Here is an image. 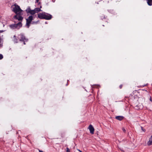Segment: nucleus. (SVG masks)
Masks as SVG:
<instances>
[{"mask_svg":"<svg viewBox=\"0 0 152 152\" xmlns=\"http://www.w3.org/2000/svg\"><path fill=\"white\" fill-rule=\"evenodd\" d=\"M18 38L20 40L24 42V44H25V42L28 41V39L25 38V37L22 34H21L18 35Z\"/></svg>","mask_w":152,"mask_h":152,"instance_id":"20e7f679","label":"nucleus"},{"mask_svg":"<svg viewBox=\"0 0 152 152\" xmlns=\"http://www.w3.org/2000/svg\"><path fill=\"white\" fill-rule=\"evenodd\" d=\"M22 15V13L20 15L19 14H16L14 17L15 19L18 20L19 21V22H21V21L23 19V18L21 16Z\"/></svg>","mask_w":152,"mask_h":152,"instance_id":"423d86ee","label":"nucleus"},{"mask_svg":"<svg viewBox=\"0 0 152 152\" xmlns=\"http://www.w3.org/2000/svg\"><path fill=\"white\" fill-rule=\"evenodd\" d=\"M39 0H36V2H37H37H38V1H39Z\"/></svg>","mask_w":152,"mask_h":152,"instance_id":"4be33fe9","label":"nucleus"},{"mask_svg":"<svg viewBox=\"0 0 152 152\" xmlns=\"http://www.w3.org/2000/svg\"><path fill=\"white\" fill-rule=\"evenodd\" d=\"M122 85H121L119 86V87H120V88H122Z\"/></svg>","mask_w":152,"mask_h":152,"instance_id":"6ab92c4d","label":"nucleus"},{"mask_svg":"<svg viewBox=\"0 0 152 152\" xmlns=\"http://www.w3.org/2000/svg\"><path fill=\"white\" fill-rule=\"evenodd\" d=\"M88 129L90 130V133L92 134H93L94 129L93 126L91 125H90L88 126Z\"/></svg>","mask_w":152,"mask_h":152,"instance_id":"6e6552de","label":"nucleus"},{"mask_svg":"<svg viewBox=\"0 0 152 152\" xmlns=\"http://www.w3.org/2000/svg\"><path fill=\"white\" fill-rule=\"evenodd\" d=\"M12 11L16 14H21L23 11L21 9L20 6L16 4H15L12 6Z\"/></svg>","mask_w":152,"mask_h":152,"instance_id":"f257e3e1","label":"nucleus"},{"mask_svg":"<svg viewBox=\"0 0 152 152\" xmlns=\"http://www.w3.org/2000/svg\"><path fill=\"white\" fill-rule=\"evenodd\" d=\"M150 100L151 101H152L151 99V98L150 99Z\"/></svg>","mask_w":152,"mask_h":152,"instance_id":"5701e85b","label":"nucleus"},{"mask_svg":"<svg viewBox=\"0 0 152 152\" xmlns=\"http://www.w3.org/2000/svg\"><path fill=\"white\" fill-rule=\"evenodd\" d=\"M77 150L78 151H80V152H82V151H80V150L79 149H77Z\"/></svg>","mask_w":152,"mask_h":152,"instance_id":"aec40b11","label":"nucleus"},{"mask_svg":"<svg viewBox=\"0 0 152 152\" xmlns=\"http://www.w3.org/2000/svg\"><path fill=\"white\" fill-rule=\"evenodd\" d=\"M4 31V30H0V33L3 32Z\"/></svg>","mask_w":152,"mask_h":152,"instance_id":"a211bd4d","label":"nucleus"},{"mask_svg":"<svg viewBox=\"0 0 152 152\" xmlns=\"http://www.w3.org/2000/svg\"><path fill=\"white\" fill-rule=\"evenodd\" d=\"M123 118L124 117L121 116H118L115 117V118L119 121L122 120Z\"/></svg>","mask_w":152,"mask_h":152,"instance_id":"9d476101","label":"nucleus"},{"mask_svg":"<svg viewBox=\"0 0 152 152\" xmlns=\"http://www.w3.org/2000/svg\"><path fill=\"white\" fill-rule=\"evenodd\" d=\"M42 8V6H40L39 8L38 7L35 8L34 10V12H35V13H38V12L41 11V10L40 9L41 8Z\"/></svg>","mask_w":152,"mask_h":152,"instance_id":"1a4fd4ad","label":"nucleus"},{"mask_svg":"<svg viewBox=\"0 0 152 152\" xmlns=\"http://www.w3.org/2000/svg\"><path fill=\"white\" fill-rule=\"evenodd\" d=\"M26 12L27 13H29L30 14L33 15L35 14V12L34 10H31L30 7H28L26 10Z\"/></svg>","mask_w":152,"mask_h":152,"instance_id":"0eeeda50","label":"nucleus"},{"mask_svg":"<svg viewBox=\"0 0 152 152\" xmlns=\"http://www.w3.org/2000/svg\"><path fill=\"white\" fill-rule=\"evenodd\" d=\"M3 56L1 54H0V60L2 59L3 58Z\"/></svg>","mask_w":152,"mask_h":152,"instance_id":"ddd939ff","label":"nucleus"},{"mask_svg":"<svg viewBox=\"0 0 152 152\" xmlns=\"http://www.w3.org/2000/svg\"><path fill=\"white\" fill-rule=\"evenodd\" d=\"M147 3L149 6L152 5V0H146Z\"/></svg>","mask_w":152,"mask_h":152,"instance_id":"9b49d317","label":"nucleus"},{"mask_svg":"<svg viewBox=\"0 0 152 152\" xmlns=\"http://www.w3.org/2000/svg\"><path fill=\"white\" fill-rule=\"evenodd\" d=\"M38 17L41 19L49 20L51 19L52 15L49 14L44 12L38 14Z\"/></svg>","mask_w":152,"mask_h":152,"instance_id":"f03ea898","label":"nucleus"},{"mask_svg":"<svg viewBox=\"0 0 152 152\" xmlns=\"http://www.w3.org/2000/svg\"><path fill=\"white\" fill-rule=\"evenodd\" d=\"M22 26V24L21 22H19L17 24H14L10 25V27L12 29H19Z\"/></svg>","mask_w":152,"mask_h":152,"instance_id":"7ed1b4c3","label":"nucleus"},{"mask_svg":"<svg viewBox=\"0 0 152 152\" xmlns=\"http://www.w3.org/2000/svg\"><path fill=\"white\" fill-rule=\"evenodd\" d=\"M39 152H43L42 151L39 150Z\"/></svg>","mask_w":152,"mask_h":152,"instance_id":"412c9836","label":"nucleus"},{"mask_svg":"<svg viewBox=\"0 0 152 152\" xmlns=\"http://www.w3.org/2000/svg\"><path fill=\"white\" fill-rule=\"evenodd\" d=\"M141 128L142 131H143L144 132H145V129H143L142 127H141Z\"/></svg>","mask_w":152,"mask_h":152,"instance_id":"2eb2a0df","label":"nucleus"},{"mask_svg":"<svg viewBox=\"0 0 152 152\" xmlns=\"http://www.w3.org/2000/svg\"><path fill=\"white\" fill-rule=\"evenodd\" d=\"M14 41L15 42H18V39H16V37L15 36H14Z\"/></svg>","mask_w":152,"mask_h":152,"instance_id":"f8f14e48","label":"nucleus"},{"mask_svg":"<svg viewBox=\"0 0 152 152\" xmlns=\"http://www.w3.org/2000/svg\"><path fill=\"white\" fill-rule=\"evenodd\" d=\"M0 43H1V42H0ZM2 44H1V43H0V48H1V47H2Z\"/></svg>","mask_w":152,"mask_h":152,"instance_id":"f3484780","label":"nucleus"},{"mask_svg":"<svg viewBox=\"0 0 152 152\" xmlns=\"http://www.w3.org/2000/svg\"><path fill=\"white\" fill-rule=\"evenodd\" d=\"M66 152H70V151L69 150V149L68 148H66Z\"/></svg>","mask_w":152,"mask_h":152,"instance_id":"4468645a","label":"nucleus"},{"mask_svg":"<svg viewBox=\"0 0 152 152\" xmlns=\"http://www.w3.org/2000/svg\"><path fill=\"white\" fill-rule=\"evenodd\" d=\"M33 20V17L32 15L30 16L28 18L26 19V25L29 28L30 24L32 20Z\"/></svg>","mask_w":152,"mask_h":152,"instance_id":"39448f33","label":"nucleus"},{"mask_svg":"<svg viewBox=\"0 0 152 152\" xmlns=\"http://www.w3.org/2000/svg\"><path fill=\"white\" fill-rule=\"evenodd\" d=\"M122 130L124 132H126V130L124 128H123Z\"/></svg>","mask_w":152,"mask_h":152,"instance_id":"dca6fc26","label":"nucleus"}]
</instances>
